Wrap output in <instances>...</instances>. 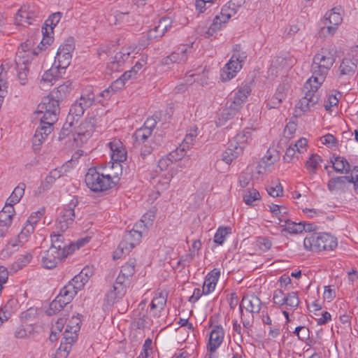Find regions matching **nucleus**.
Here are the masks:
<instances>
[{
	"label": "nucleus",
	"instance_id": "nucleus-1",
	"mask_svg": "<svg viewBox=\"0 0 358 358\" xmlns=\"http://www.w3.org/2000/svg\"><path fill=\"white\" fill-rule=\"evenodd\" d=\"M336 58L327 48H322L313 57L311 65L312 76L303 86L304 96L299 100L298 108L303 112L310 110L318 102L320 94L318 89L335 62Z\"/></svg>",
	"mask_w": 358,
	"mask_h": 358
},
{
	"label": "nucleus",
	"instance_id": "nucleus-2",
	"mask_svg": "<svg viewBox=\"0 0 358 358\" xmlns=\"http://www.w3.org/2000/svg\"><path fill=\"white\" fill-rule=\"evenodd\" d=\"M254 131V129L245 128L230 140L228 148L222 155V160L229 164L239 157L243 150L252 142Z\"/></svg>",
	"mask_w": 358,
	"mask_h": 358
},
{
	"label": "nucleus",
	"instance_id": "nucleus-3",
	"mask_svg": "<svg viewBox=\"0 0 358 358\" xmlns=\"http://www.w3.org/2000/svg\"><path fill=\"white\" fill-rule=\"evenodd\" d=\"M59 112V101L55 97V93H50L44 97L38 105L36 110L41 122L50 124H55L57 121Z\"/></svg>",
	"mask_w": 358,
	"mask_h": 358
},
{
	"label": "nucleus",
	"instance_id": "nucleus-4",
	"mask_svg": "<svg viewBox=\"0 0 358 358\" xmlns=\"http://www.w3.org/2000/svg\"><path fill=\"white\" fill-rule=\"evenodd\" d=\"M303 245L308 250L318 252L335 248L337 246V241L329 234H313L305 238Z\"/></svg>",
	"mask_w": 358,
	"mask_h": 358
},
{
	"label": "nucleus",
	"instance_id": "nucleus-5",
	"mask_svg": "<svg viewBox=\"0 0 358 358\" xmlns=\"http://www.w3.org/2000/svg\"><path fill=\"white\" fill-rule=\"evenodd\" d=\"M85 180L87 186L94 192H102L111 188L109 180L105 177L101 167L90 169Z\"/></svg>",
	"mask_w": 358,
	"mask_h": 358
},
{
	"label": "nucleus",
	"instance_id": "nucleus-6",
	"mask_svg": "<svg viewBox=\"0 0 358 358\" xmlns=\"http://www.w3.org/2000/svg\"><path fill=\"white\" fill-rule=\"evenodd\" d=\"M238 9V8L236 6L230 5L229 2L224 5L221 10L220 14L215 16L213 23L205 32V37L209 38L217 31L220 30L222 26L226 24L232 16L236 14Z\"/></svg>",
	"mask_w": 358,
	"mask_h": 358
},
{
	"label": "nucleus",
	"instance_id": "nucleus-7",
	"mask_svg": "<svg viewBox=\"0 0 358 358\" xmlns=\"http://www.w3.org/2000/svg\"><path fill=\"white\" fill-rule=\"evenodd\" d=\"M155 122L153 120H147L143 127L137 129L134 133L136 143L142 145L141 148V155L145 157L152 151V148L148 143V138L152 136V129L155 127Z\"/></svg>",
	"mask_w": 358,
	"mask_h": 358
},
{
	"label": "nucleus",
	"instance_id": "nucleus-8",
	"mask_svg": "<svg viewBox=\"0 0 358 358\" xmlns=\"http://www.w3.org/2000/svg\"><path fill=\"white\" fill-rule=\"evenodd\" d=\"M77 204L78 201L73 199L68 206L60 212L55 224L56 230L64 232L72 226L76 217L74 208Z\"/></svg>",
	"mask_w": 358,
	"mask_h": 358
},
{
	"label": "nucleus",
	"instance_id": "nucleus-9",
	"mask_svg": "<svg viewBox=\"0 0 358 358\" xmlns=\"http://www.w3.org/2000/svg\"><path fill=\"white\" fill-rule=\"evenodd\" d=\"M38 14L39 10L36 5H23L15 17V23L18 26L27 27L33 23V21L38 17Z\"/></svg>",
	"mask_w": 358,
	"mask_h": 358
},
{
	"label": "nucleus",
	"instance_id": "nucleus-10",
	"mask_svg": "<svg viewBox=\"0 0 358 358\" xmlns=\"http://www.w3.org/2000/svg\"><path fill=\"white\" fill-rule=\"evenodd\" d=\"M59 231H54L51 235V246L55 250L60 252L62 255L67 257L75 250V245L69 240H66L62 234H59Z\"/></svg>",
	"mask_w": 358,
	"mask_h": 358
},
{
	"label": "nucleus",
	"instance_id": "nucleus-11",
	"mask_svg": "<svg viewBox=\"0 0 358 358\" xmlns=\"http://www.w3.org/2000/svg\"><path fill=\"white\" fill-rule=\"evenodd\" d=\"M36 55H37V52L31 49V43L29 41L22 43L16 53V66H28L29 63Z\"/></svg>",
	"mask_w": 358,
	"mask_h": 358
},
{
	"label": "nucleus",
	"instance_id": "nucleus-12",
	"mask_svg": "<svg viewBox=\"0 0 358 358\" xmlns=\"http://www.w3.org/2000/svg\"><path fill=\"white\" fill-rule=\"evenodd\" d=\"M342 21L343 17L340 8H334L327 12L324 16V24L327 26L328 34L333 35Z\"/></svg>",
	"mask_w": 358,
	"mask_h": 358
},
{
	"label": "nucleus",
	"instance_id": "nucleus-13",
	"mask_svg": "<svg viewBox=\"0 0 358 358\" xmlns=\"http://www.w3.org/2000/svg\"><path fill=\"white\" fill-rule=\"evenodd\" d=\"M192 46L184 45L179 47L169 56L164 57L162 63L164 65H169L174 63H182L187 61L188 55L192 51Z\"/></svg>",
	"mask_w": 358,
	"mask_h": 358
},
{
	"label": "nucleus",
	"instance_id": "nucleus-14",
	"mask_svg": "<svg viewBox=\"0 0 358 358\" xmlns=\"http://www.w3.org/2000/svg\"><path fill=\"white\" fill-rule=\"evenodd\" d=\"M40 215L39 213H35L34 215H31L28 218L23 229L18 235V242L21 245L27 243L31 235L34 233L35 227L38 222Z\"/></svg>",
	"mask_w": 358,
	"mask_h": 358
},
{
	"label": "nucleus",
	"instance_id": "nucleus-15",
	"mask_svg": "<svg viewBox=\"0 0 358 358\" xmlns=\"http://www.w3.org/2000/svg\"><path fill=\"white\" fill-rule=\"evenodd\" d=\"M15 215L13 206L5 205L0 211V235L4 236L11 226L13 218Z\"/></svg>",
	"mask_w": 358,
	"mask_h": 358
},
{
	"label": "nucleus",
	"instance_id": "nucleus-16",
	"mask_svg": "<svg viewBox=\"0 0 358 358\" xmlns=\"http://www.w3.org/2000/svg\"><path fill=\"white\" fill-rule=\"evenodd\" d=\"M101 170L103 171L106 179L109 180L111 187L119 182L122 173V166L121 164L115 162L111 164L109 163L108 165L101 167Z\"/></svg>",
	"mask_w": 358,
	"mask_h": 358
},
{
	"label": "nucleus",
	"instance_id": "nucleus-17",
	"mask_svg": "<svg viewBox=\"0 0 358 358\" xmlns=\"http://www.w3.org/2000/svg\"><path fill=\"white\" fill-rule=\"evenodd\" d=\"M108 146L110 150L111 159L115 162L120 164L127 159V152L120 140L113 139L108 143Z\"/></svg>",
	"mask_w": 358,
	"mask_h": 358
},
{
	"label": "nucleus",
	"instance_id": "nucleus-18",
	"mask_svg": "<svg viewBox=\"0 0 358 358\" xmlns=\"http://www.w3.org/2000/svg\"><path fill=\"white\" fill-rule=\"evenodd\" d=\"M83 289L82 284L76 282L72 279L67 285H66L57 295L59 299H62L63 303H69L74 296L77 294L78 292Z\"/></svg>",
	"mask_w": 358,
	"mask_h": 358
},
{
	"label": "nucleus",
	"instance_id": "nucleus-19",
	"mask_svg": "<svg viewBox=\"0 0 358 358\" xmlns=\"http://www.w3.org/2000/svg\"><path fill=\"white\" fill-rule=\"evenodd\" d=\"M66 257L62 253L55 250L54 248H50L45 251L41 257V264L45 268H52L56 266L57 263Z\"/></svg>",
	"mask_w": 358,
	"mask_h": 358
},
{
	"label": "nucleus",
	"instance_id": "nucleus-20",
	"mask_svg": "<svg viewBox=\"0 0 358 358\" xmlns=\"http://www.w3.org/2000/svg\"><path fill=\"white\" fill-rule=\"evenodd\" d=\"M80 315L73 316L70 320L64 333V338L68 343H72L77 339V333L80 329Z\"/></svg>",
	"mask_w": 358,
	"mask_h": 358
},
{
	"label": "nucleus",
	"instance_id": "nucleus-21",
	"mask_svg": "<svg viewBox=\"0 0 358 358\" xmlns=\"http://www.w3.org/2000/svg\"><path fill=\"white\" fill-rule=\"evenodd\" d=\"M126 291L127 285L116 280L112 289H110L106 295L107 303L109 305L114 304L124 296Z\"/></svg>",
	"mask_w": 358,
	"mask_h": 358
},
{
	"label": "nucleus",
	"instance_id": "nucleus-22",
	"mask_svg": "<svg viewBox=\"0 0 358 358\" xmlns=\"http://www.w3.org/2000/svg\"><path fill=\"white\" fill-rule=\"evenodd\" d=\"M183 167L184 166L181 164L171 166L168 173L161 177L160 180L156 185L157 195L159 194L160 191H164L169 187L172 178L176 176L177 173L180 171Z\"/></svg>",
	"mask_w": 358,
	"mask_h": 358
},
{
	"label": "nucleus",
	"instance_id": "nucleus-23",
	"mask_svg": "<svg viewBox=\"0 0 358 358\" xmlns=\"http://www.w3.org/2000/svg\"><path fill=\"white\" fill-rule=\"evenodd\" d=\"M261 301L255 295H245L243 297L241 303L240 304V312L243 313V308L250 312L251 314L258 313L261 309Z\"/></svg>",
	"mask_w": 358,
	"mask_h": 358
},
{
	"label": "nucleus",
	"instance_id": "nucleus-24",
	"mask_svg": "<svg viewBox=\"0 0 358 358\" xmlns=\"http://www.w3.org/2000/svg\"><path fill=\"white\" fill-rule=\"evenodd\" d=\"M224 336V331L221 326H216L210 332L208 350L214 352L222 344Z\"/></svg>",
	"mask_w": 358,
	"mask_h": 358
},
{
	"label": "nucleus",
	"instance_id": "nucleus-25",
	"mask_svg": "<svg viewBox=\"0 0 358 358\" xmlns=\"http://www.w3.org/2000/svg\"><path fill=\"white\" fill-rule=\"evenodd\" d=\"M357 65L355 62L350 58H344L338 68L340 79H350L356 71Z\"/></svg>",
	"mask_w": 358,
	"mask_h": 358
},
{
	"label": "nucleus",
	"instance_id": "nucleus-26",
	"mask_svg": "<svg viewBox=\"0 0 358 358\" xmlns=\"http://www.w3.org/2000/svg\"><path fill=\"white\" fill-rule=\"evenodd\" d=\"M54 124L50 122L43 123L41 122L40 127L36 129L34 136L32 138L33 145L39 146L45 140L47 136L52 131Z\"/></svg>",
	"mask_w": 358,
	"mask_h": 358
},
{
	"label": "nucleus",
	"instance_id": "nucleus-27",
	"mask_svg": "<svg viewBox=\"0 0 358 358\" xmlns=\"http://www.w3.org/2000/svg\"><path fill=\"white\" fill-rule=\"evenodd\" d=\"M60 75V69L52 65L50 69L43 74L40 81L41 87L42 89H46L52 86Z\"/></svg>",
	"mask_w": 358,
	"mask_h": 358
},
{
	"label": "nucleus",
	"instance_id": "nucleus-28",
	"mask_svg": "<svg viewBox=\"0 0 358 358\" xmlns=\"http://www.w3.org/2000/svg\"><path fill=\"white\" fill-rule=\"evenodd\" d=\"M170 25L171 21L169 19H161L157 26L148 31L147 34L148 41H151L154 39L162 37L165 34V32L167 31Z\"/></svg>",
	"mask_w": 358,
	"mask_h": 358
},
{
	"label": "nucleus",
	"instance_id": "nucleus-29",
	"mask_svg": "<svg viewBox=\"0 0 358 358\" xmlns=\"http://www.w3.org/2000/svg\"><path fill=\"white\" fill-rule=\"evenodd\" d=\"M290 87L289 78H285L278 85L276 92L272 97L271 101L273 105L271 108H276L284 100L287 96L288 90Z\"/></svg>",
	"mask_w": 358,
	"mask_h": 358
},
{
	"label": "nucleus",
	"instance_id": "nucleus-30",
	"mask_svg": "<svg viewBox=\"0 0 358 358\" xmlns=\"http://www.w3.org/2000/svg\"><path fill=\"white\" fill-rule=\"evenodd\" d=\"M220 275V270L214 268L206 275L202 288L203 294H208L215 289Z\"/></svg>",
	"mask_w": 358,
	"mask_h": 358
},
{
	"label": "nucleus",
	"instance_id": "nucleus-31",
	"mask_svg": "<svg viewBox=\"0 0 358 358\" xmlns=\"http://www.w3.org/2000/svg\"><path fill=\"white\" fill-rule=\"evenodd\" d=\"M135 266L136 260L129 259L122 266L120 274L116 280L127 285L130 278H131L135 273Z\"/></svg>",
	"mask_w": 358,
	"mask_h": 358
},
{
	"label": "nucleus",
	"instance_id": "nucleus-32",
	"mask_svg": "<svg viewBox=\"0 0 358 358\" xmlns=\"http://www.w3.org/2000/svg\"><path fill=\"white\" fill-rule=\"evenodd\" d=\"M278 224L283 227V231L289 234H300L306 229L305 222H294L286 219L278 218Z\"/></svg>",
	"mask_w": 358,
	"mask_h": 358
},
{
	"label": "nucleus",
	"instance_id": "nucleus-33",
	"mask_svg": "<svg viewBox=\"0 0 358 358\" xmlns=\"http://www.w3.org/2000/svg\"><path fill=\"white\" fill-rule=\"evenodd\" d=\"M330 162L335 171L338 173H348L350 171V164L343 157L332 156Z\"/></svg>",
	"mask_w": 358,
	"mask_h": 358
},
{
	"label": "nucleus",
	"instance_id": "nucleus-34",
	"mask_svg": "<svg viewBox=\"0 0 358 358\" xmlns=\"http://www.w3.org/2000/svg\"><path fill=\"white\" fill-rule=\"evenodd\" d=\"M131 53V48H122L121 51L117 52L114 57V61L110 64L112 71H119L120 67L129 59Z\"/></svg>",
	"mask_w": 358,
	"mask_h": 358
},
{
	"label": "nucleus",
	"instance_id": "nucleus-35",
	"mask_svg": "<svg viewBox=\"0 0 358 358\" xmlns=\"http://www.w3.org/2000/svg\"><path fill=\"white\" fill-rule=\"evenodd\" d=\"M327 188L331 193H336L338 191L345 192L346 183L342 176H336L331 178L327 182Z\"/></svg>",
	"mask_w": 358,
	"mask_h": 358
},
{
	"label": "nucleus",
	"instance_id": "nucleus-36",
	"mask_svg": "<svg viewBox=\"0 0 358 358\" xmlns=\"http://www.w3.org/2000/svg\"><path fill=\"white\" fill-rule=\"evenodd\" d=\"M72 55L57 51L53 65L60 70L66 69L71 64Z\"/></svg>",
	"mask_w": 358,
	"mask_h": 358
},
{
	"label": "nucleus",
	"instance_id": "nucleus-37",
	"mask_svg": "<svg viewBox=\"0 0 358 358\" xmlns=\"http://www.w3.org/2000/svg\"><path fill=\"white\" fill-rule=\"evenodd\" d=\"M134 248V243H131L130 241H128L126 235H124L123 240L120 243L114 252V259H119L122 255L128 254Z\"/></svg>",
	"mask_w": 358,
	"mask_h": 358
},
{
	"label": "nucleus",
	"instance_id": "nucleus-38",
	"mask_svg": "<svg viewBox=\"0 0 358 358\" xmlns=\"http://www.w3.org/2000/svg\"><path fill=\"white\" fill-rule=\"evenodd\" d=\"M287 65L286 59L282 57H277L273 59L271 66L268 70L269 76L274 77L276 76L280 71L285 67Z\"/></svg>",
	"mask_w": 358,
	"mask_h": 358
},
{
	"label": "nucleus",
	"instance_id": "nucleus-39",
	"mask_svg": "<svg viewBox=\"0 0 358 358\" xmlns=\"http://www.w3.org/2000/svg\"><path fill=\"white\" fill-rule=\"evenodd\" d=\"M25 189V184L20 183L13 191L10 197L7 199L6 205H10L13 206L14 204L17 203L24 195Z\"/></svg>",
	"mask_w": 358,
	"mask_h": 358
},
{
	"label": "nucleus",
	"instance_id": "nucleus-40",
	"mask_svg": "<svg viewBox=\"0 0 358 358\" xmlns=\"http://www.w3.org/2000/svg\"><path fill=\"white\" fill-rule=\"evenodd\" d=\"M72 90V83L70 80L64 82L58 86L56 90L50 93H55V97L59 101L64 98Z\"/></svg>",
	"mask_w": 358,
	"mask_h": 358
},
{
	"label": "nucleus",
	"instance_id": "nucleus-41",
	"mask_svg": "<svg viewBox=\"0 0 358 358\" xmlns=\"http://www.w3.org/2000/svg\"><path fill=\"white\" fill-rule=\"evenodd\" d=\"M322 162V159L320 155L313 154L306 161V168L310 173L315 174Z\"/></svg>",
	"mask_w": 358,
	"mask_h": 358
},
{
	"label": "nucleus",
	"instance_id": "nucleus-42",
	"mask_svg": "<svg viewBox=\"0 0 358 358\" xmlns=\"http://www.w3.org/2000/svg\"><path fill=\"white\" fill-rule=\"evenodd\" d=\"M95 96L91 90H87L83 93L80 97L76 100L85 110L90 107L94 102Z\"/></svg>",
	"mask_w": 358,
	"mask_h": 358
},
{
	"label": "nucleus",
	"instance_id": "nucleus-43",
	"mask_svg": "<svg viewBox=\"0 0 358 358\" xmlns=\"http://www.w3.org/2000/svg\"><path fill=\"white\" fill-rule=\"evenodd\" d=\"M244 202L249 206H254L255 202L259 201L261 199L260 194L255 189H248L245 190L243 195Z\"/></svg>",
	"mask_w": 358,
	"mask_h": 358
},
{
	"label": "nucleus",
	"instance_id": "nucleus-44",
	"mask_svg": "<svg viewBox=\"0 0 358 358\" xmlns=\"http://www.w3.org/2000/svg\"><path fill=\"white\" fill-rule=\"evenodd\" d=\"M145 230H143L142 228H136L135 226L134 228L127 232L125 234L127 236V239L128 241H130L131 243H134V246L135 247L137 244H138L141 241V239L142 238V234Z\"/></svg>",
	"mask_w": 358,
	"mask_h": 358
},
{
	"label": "nucleus",
	"instance_id": "nucleus-45",
	"mask_svg": "<svg viewBox=\"0 0 358 358\" xmlns=\"http://www.w3.org/2000/svg\"><path fill=\"white\" fill-rule=\"evenodd\" d=\"M125 85V83L123 81V80L120 77L117 80H115L110 86L103 90L102 92L100 93V95L104 98H109L111 95V92H115L119 90H121L124 87Z\"/></svg>",
	"mask_w": 358,
	"mask_h": 358
},
{
	"label": "nucleus",
	"instance_id": "nucleus-46",
	"mask_svg": "<svg viewBox=\"0 0 358 358\" xmlns=\"http://www.w3.org/2000/svg\"><path fill=\"white\" fill-rule=\"evenodd\" d=\"M92 269L88 266L85 267L79 274L76 275L73 279L74 281L79 284H82V287L88 282L90 277L92 275Z\"/></svg>",
	"mask_w": 358,
	"mask_h": 358
},
{
	"label": "nucleus",
	"instance_id": "nucleus-47",
	"mask_svg": "<svg viewBox=\"0 0 358 358\" xmlns=\"http://www.w3.org/2000/svg\"><path fill=\"white\" fill-rule=\"evenodd\" d=\"M244 58L245 56H241L240 53L236 52L232 55L230 60L227 63L228 66L232 68L235 75H236L237 72L241 69L242 62H243Z\"/></svg>",
	"mask_w": 358,
	"mask_h": 358
},
{
	"label": "nucleus",
	"instance_id": "nucleus-48",
	"mask_svg": "<svg viewBox=\"0 0 358 358\" xmlns=\"http://www.w3.org/2000/svg\"><path fill=\"white\" fill-rule=\"evenodd\" d=\"M237 113L228 106L226 108L223 109L220 113L217 120L216 121L217 125L219 127L224 125L228 120L231 119Z\"/></svg>",
	"mask_w": 358,
	"mask_h": 358
},
{
	"label": "nucleus",
	"instance_id": "nucleus-49",
	"mask_svg": "<svg viewBox=\"0 0 358 358\" xmlns=\"http://www.w3.org/2000/svg\"><path fill=\"white\" fill-rule=\"evenodd\" d=\"M45 25L46 26L45 27H43L41 29L43 38L41 41V46H39L40 49L46 48L47 45H50L52 41V37L50 36V34L52 32L53 27L49 26L48 24Z\"/></svg>",
	"mask_w": 358,
	"mask_h": 358
},
{
	"label": "nucleus",
	"instance_id": "nucleus-50",
	"mask_svg": "<svg viewBox=\"0 0 358 358\" xmlns=\"http://www.w3.org/2000/svg\"><path fill=\"white\" fill-rule=\"evenodd\" d=\"M250 87L246 83L243 84L238 88V90L235 92L234 98L244 103L248 95L250 94Z\"/></svg>",
	"mask_w": 358,
	"mask_h": 358
},
{
	"label": "nucleus",
	"instance_id": "nucleus-51",
	"mask_svg": "<svg viewBox=\"0 0 358 358\" xmlns=\"http://www.w3.org/2000/svg\"><path fill=\"white\" fill-rule=\"evenodd\" d=\"M155 215L153 212L146 213L142 216L141 220L135 224V227L142 228L143 230H146L152 224Z\"/></svg>",
	"mask_w": 358,
	"mask_h": 358
},
{
	"label": "nucleus",
	"instance_id": "nucleus-52",
	"mask_svg": "<svg viewBox=\"0 0 358 358\" xmlns=\"http://www.w3.org/2000/svg\"><path fill=\"white\" fill-rule=\"evenodd\" d=\"M32 255L26 252L24 255H21L17 262H15L12 266V270L17 271L18 269L22 268L27 266L31 260Z\"/></svg>",
	"mask_w": 358,
	"mask_h": 358
},
{
	"label": "nucleus",
	"instance_id": "nucleus-53",
	"mask_svg": "<svg viewBox=\"0 0 358 358\" xmlns=\"http://www.w3.org/2000/svg\"><path fill=\"white\" fill-rule=\"evenodd\" d=\"M66 303H62V299H59V296L57 297L50 303L49 308L46 310V313L48 315H52L55 314L56 313L60 311Z\"/></svg>",
	"mask_w": 358,
	"mask_h": 358
},
{
	"label": "nucleus",
	"instance_id": "nucleus-54",
	"mask_svg": "<svg viewBox=\"0 0 358 358\" xmlns=\"http://www.w3.org/2000/svg\"><path fill=\"white\" fill-rule=\"evenodd\" d=\"M341 96L339 92L335 94L329 95L327 99L324 101V108L327 111H331L333 108L336 107L338 103L339 98Z\"/></svg>",
	"mask_w": 358,
	"mask_h": 358
},
{
	"label": "nucleus",
	"instance_id": "nucleus-55",
	"mask_svg": "<svg viewBox=\"0 0 358 358\" xmlns=\"http://www.w3.org/2000/svg\"><path fill=\"white\" fill-rule=\"evenodd\" d=\"M266 191L272 197H278L282 195V187L279 182H272L266 187Z\"/></svg>",
	"mask_w": 358,
	"mask_h": 358
},
{
	"label": "nucleus",
	"instance_id": "nucleus-56",
	"mask_svg": "<svg viewBox=\"0 0 358 358\" xmlns=\"http://www.w3.org/2000/svg\"><path fill=\"white\" fill-rule=\"evenodd\" d=\"M230 233V227H220L217 230V232L215 233L214 236L215 243H217L218 245H222L224 243L226 236Z\"/></svg>",
	"mask_w": 358,
	"mask_h": 358
},
{
	"label": "nucleus",
	"instance_id": "nucleus-57",
	"mask_svg": "<svg viewBox=\"0 0 358 358\" xmlns=\"http://www.w3.org/2000/svg\"><path fill=\"white\" fill-rule=\"evenodd\" d=\"M187 149L186 146H183L182 145H180L176 150L171 151L168 156H170L171 159H173V161L180 160L186 154Z\"/></svg>",
	"mask_w": 358,
	"mask_h": 358
},
{
	"label": "nucleus",
	"instance_id": "nucleus-58",
	"mask_svg": "<svg viewBox=\"0 0 358 358\" xmlns=\"http://www.w3.org/2000/svg\"><path fill=\"white\" fill-rule=\"evenodd\" d=\"M198 133L196 129H190L189 133L187 134L181 145H182L184 147L186 146L187 149L189 150L190 147L193 145V143Z\"/></svg>",
	"mask_w": 358,
	"mask_h": 358
},
{
	"label": "nucleus",
	"instance_id": "nucleus-59",
	"mask_svg": "<svg viewBox=\"0 0 358 358\" xmlns=\"http://www.w3.org/2000/svg\"><path fill=\"white\" fill-rule=\"evenodd\" d=\"M18 248L19 245L17 243H9L6 245L5 248L2 250L0 257L2 259L8 258L13 252L18 250Z\"/></svg>",
	"mask_w": 358,
	"mask_h": 358
},
{
	"label": "nucleus",
	"instance_id": "nucleus-60",
	"mask_svg": "<svg viewBox=\"0 0 358 358\" xmlns=\"http://www.w3.org/2000/svg\"><path fill=\"white\" fill-rule=\"evenodd\" d=\"M286 303L285 305L290 308H296L299 303V297L296 292H292L286 295Z\"/></svg>",
	"mask_w": 358,
	"mask_h": 358
},
{
	"label": "nucleus",
	"instance_id": "nucleus-61",
	"mask_svg": "<svg viewBox=\"0 0 358 358\" xmlns=\"http://www.w3.org/2000/svg\"><path fill=\"white\" fill-rule=\"evenodd\" d=\"M166 302V299L164 296L160 294L159 296H155L151 303V308L155 309L157 308L159 310H162L164 308V306Z\"/></svg>",
	"mask_w": 358,
	"mask_h": 358
},
{
	"label": "nucleus",
	"instance_id": "nucleus-62",
	"mask_svg": "<svg viewBox=\"0 0 358 358\" xmlns=\"http://www.w3.org/2000/svg\"><path fill=\"white\" fill-rule=\"evenodd\" d=\"M17 77L20 80V83L21 85H25L28 81V72L29 69L28 66H17Z\"/></svg>",
	"mask_w": 358,
	"mask_h": 358
},
{
	"label": "nucleus",
	"instance_id": "nucleus-63",
	"mask_svg": "<svg viewBox=\"0 0 358 358\" xmlns=\"http://www.w3.org/2000/svg\"><path fill=\"white\" fill-rule=\"evenodd\" d=\"M321 141L322 144L326 145L329 148H336L338 145V141L337 139L330 134L323 136L321 138Z\"/></svg>",
	"mask_w": 358,
	"mask_h": 358
},
{
	"label": "nucleus",
	"instance_id": "nucleus-64",
	"mask_svg": "<svg viewBox=\"0 0 358 358\" xmlns=\"http://www.w3.org/2000/svg\"><path fill=\"white\" fill-rule=\"evenodd\" d=\"M235 73L232 69L231 67L228 66L227 64H225V66L223 67L221 71V79L222 81H228L232 79L234 77H235Z\"/></svg>",
	"mask_w": 358,
	"mask_h": 358
}]
</instances>
